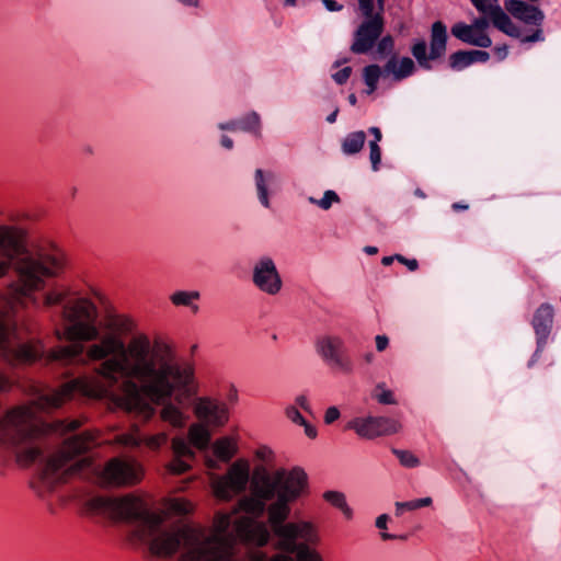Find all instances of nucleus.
<instances>
[{
  "label": "nucleus",
  "instance_id": "nucleus-1",
  "mask_svg": "<svg viewBox=\"0 0 561 561\" xmlns=\"http://www.w3.org/2000/svg\"><path fill=\"white\" fill-rule=\"evenodd\" d=\"M43 305H61L54 334L58 340L91 342L87 357L102 360L96 376H85L60 388L38 393L28 404L13 407L0 415V458L14 456L21 466L33 463L41 455L36 439L48 432L67 433L79 421L45 424L41 412L69 401L76 392L107 399L117 408L150 420L159 405V419L174 428L185 426L184 407L199 391L195 368L175 357L172 346L161 337L137 330L136 321L124 313L108 314L101 335L99 310L85 296H76L64 284H55L43 294Z\"/></svg>",
  "mask_w": 561,
  "mask_h": 561
},
{
  "label": "nucleus",
  "instance_id": "nucleus-2",
  "mask_svg": "<svg viewBox=\"0 0 561 561\" xmlns=\"http://www.w3.org/2000/svg\"><path fill=\"white\" fill-rule=\"evenodd\" d=\"M92 511L115 520L131 523L130 538L147 546L150 553L170 558L180 553V561H243L245 541L238 526L253 514H264L265 504L257 497L255 482L250 495L242 496L230 512H218L208 528L164 525L162 513L149 508L145 500L128 494L119 499L94 497Z\"/></svg>",
  "mask_w": 561,
  "mask_h": 561
},
{
  "label": "nucleus",
  "instance_id": "nucleus-3",
  "mask_svg": "<svg viewBox=\"0 0 561 561\" xmlns=\"http://www.w3.org/2000/svg\"><path fill=\"white\" fill-rule=\"evenodd\" d=\"M307 488V474L299 468L277 469L255 481V492L265 504L263 514H253L238 526L245 541L243 561H323L311 548L317 542L314 526L307 520L286 522L290 503Z\"/></svg>",
  "mask_w": 561,
  "mask_h": 561
},
{
  "label": "nucleus",
  "instance_id": "nucleus-4",
  "mask_svg": "<svg viewBox=\"0 0 561 561\" xmlns=\"http://www.w3.org/2000/svg\"><path fill=\"white\" fill-rule=\"evenodd\" d=\"M66 265L61 253L35 255L28 245L27 229L18 224H0V279L13 271L20 279L19 296L37 306L34 291L45 286V277L59 275Z\"/></svg>",
  "mask_w": 561,
  "mask_h": 561
},
{
  "label": "nucleus",
  "instance_id": "nucleus-5",
  "mask_svg": "<svg viewBox=\"0 0 561 561\" xmlns=\"http://www.w3.org/2000/svg\"><path fill=\"white\" fill-rule=\"evenodd\" d=\"M11 307L0 310V358L10 365L32 364L41 358L46 362H70L82 353L80 345H62L46 350L41 339L22 342L20 329Z\"/></svg>",
  "mask_w": 561,
  "mask_h": 561
},
{
  "label": "nucleus",
  "instance_id": "nucleus-6",
  "mask_svg": "<svg viewBox=\"0 0 561 561\" xmlns=\"http://www.w3.org/2000/svg\"><path fill=\"white\" fill-rule=\"evenodd\" d=\"M96 444L94 435L84 432L80 435L68 438L62 447L53 455L42 470L38 481V493L44 496L51 492L55 486L66 481V479L85 465L84 459H76Z\"/></svg>",
  "mask_w": 561,
  "mask_h": 561
},
{
  "label": "nucleus",
  "instance_id": "nucleus-7",
  "mask_svg": "<svg viewBox=\"0 0 561 561\" xmlns=\"http://www.w3.org/2000/svg\"><path fill=\"white\" fill-rule=\"evenodd\" d=\"M385 3L386 0H357V11L363 21L354 34L351 46L353 53H367L381 35L385 26Z\"/></svg>",
  "mask_w": 561,
  "mask_h": 561
},
{
  "label": "nucleus",
  "instance_id": "nucleus-8",
  "mask_svg": "<svg viewBox=\"0 0 561 561\" xmlns=\"http://www.w3.org/2000/svg\"><path fill=\"white\" fill-rule=\"evenodd\" d=\"M314 351L319 358L332 370L351 375L354 363L347 354L344 339L334 333H324L314 341Z\"/></svg>",
  "mask_w": 561,
  "mask_h": 561
},
{
  "label": "nucleus",
  "instance_id": "nucleus-9",
  "mask_svg": "<svg viewBox=\"0 0 561 561\" xmlns=\"http://www.w3.org/2000/svg\"><path fill=\"white\" fill-rule=\"evenodd\" d=\"M144 474L139 461L119 457L106 461L98 472L100 482L107 486H133L142 480Z\"/></svg>",
  "mask_w": 561,
  "mask_h": 561
},
{
  "label": "nucleus",
  "instance_id": "nucleus-10",
  "mask_svg": "<svg viewBox=\"0 0 561 561\" xmlns=\"http://www.w3.org/2000/svg\"><path fill=\"white\" fill-rule=\"evenodd\" d=\"M249 482V466L244 461H236L226 474L213 476L210 485L214 495L221 501H229L242 493Z\"/></svg>",
  "mask_w": 561,
  "mask_h": 561
},
{
  "label": "nucleus",
  "instance_id": "nucleus-11",
  "mask_svg": "<svg viewBox=\"0 0 561 561\" xmlns=\"http://www.w3.org/2000/svg\"><path fill=\"white\" fill-rule=\"evenodd\" d=\"M401 423L387 416H357L351 420L346 428L352 430L364 439H374L380 436L393 435L401 431Z\"/></svg>",
  "mask_w": 561,
  "mask_h": 561
},
{
  "label": "nucleus",
  "instance_id": "nucleus-12",
  "mask_svg": "<svg viewBox=\"0 0 561 561\" xmlns=\"http://www.w3.org/2000/svg\"><path fill=\"white\" fill-rule=\"evenodd\" d=\"M251 279L255 288L267 296H277L283 289V279L276 263L267 255L254 262Z\"/></svg>",
  "mask_w": 561,
  "mask_h": 561
},
{
  "label": "nucleus",
  "instance_id": "nucleus-13",
  "mask_svg": "<svg viewBox=\"0 0 561 561\" xmlns=\"http://www.w3.org/2000/svg\"><path fill=\"white\" fill-rule=\"evenodd\" d=\"M193 412L196 419L213 430L224 427L229 421V408L226 402L213 397H199L194 400Z\"/></svg>",
  "mask_w": 561,
  "mask_h": 561
},
{
  "label": "nucleus",
  "instance_id": "nucleus-14",
  "mask_svg": "<svg viewBox=\"0 0 561 561\" xmlns=\"http://www.w3.org/2000/svg\"><path fill=\"white\" fill-rule=\"evenodd\" d=\"M488 27V20L480 18L474 20L471 24L456 23L451 27V34L466 44L488 48L492 45V39L486 33Z\"/></svg>",
  "mask_w": 561,
  "mask_h": 561
},
{
  "label": "nucleus",
  "instance_id": "nucleus-15",
  "mask_svg": "<svg viewBox=\"0 0 561 561\" xmlns=\"http://www.w3.org/2000/svg\"><path fill=\"white\" fill-rule=\"evenodd\" d=\"M168 442V434L159 432L156 434L144 435L138 425H133L130 431L115 436L114 443L127 447L146 446L150 450L160 449Z\"/></svg>",
  "mask_w": 561,
  "mask_h": 561
},
{
  "label": "nucleus",
  "instance_id": "nucleus-16",
  "mask_svg": "<svg viewBox=\"0 0 561 561\" xmlns=\"http://www.w3.org/2000/svg\"><path fill=\"white\" fill-rule=\"evenodd\" d=\"M505 8L514 18L529 25L540 26L545 19L540 9L522 0H508Z\"/></svg>",
  "mask_w": 561,
  "mask_h": 561
},
{
  "label": "nucleus",
  "instance_id": "nucleus-17",
  "mask_svg": "<svg viewBox=\"0 0 561 561\" xmlns=\"http://www.w3.org/2000/svg\"><path fill=\"white\" fill-rule=\"evenodd\" d=\"M553 318V309L550 305H541L534 317V329L538 335V344H542L547 337Z\"/></svg>",
  "mask_w": 561,
  "mask_h": 561
},
{
  "label": "nucleus",
  "instance_id": "nucleus-18",
  "mask_svg": "<svg viewBox=\"0 0 561 561\" xmlns=\"http://www.w3.org/2000/svg\"><path fill=\"white\" fill-rule=\"evenodd\" d=\"M385 71L390 73L396 81H401L415 71V64L410 57H392L387 61Z\"/></svg>",
  "mask_w": 561,
  "mask_h": 561
},
{
  "label": "nucleus",
  "instance_id": "nucleus-19",
  "mask_svg": "<svg viewBox=\"0 0 561 561\" xmlns=\"http://www.w3.org/2000/svg\"><path fill=\"white\" fill-rule=\"evenodd\" d=\"M447 30L446 26L437 21L432 25L431 43H430V58L437 59L446 51Z\"/></svg>",
  "mask_w": 561,
  "mask_h": 561
},
{
  "label": "nucleus",
  "instance_id": "nucleus-20",
  "mask_svg": "<svg viewBox=\"0 0 561 561\" xmlns=\"http://www.w3.org/2000/svg\"><path fill=\"white\" fill-rule=\"evenodd\" d=\"M254 181L261 204L268 208L271 205L268 199V187L273 185L275 174L272 172L265 173L263 170L257 169L254 174Z\"/></svg>",
  "mask_w": 561,
  "mask_h": 561
},
{
  "label": "nucleus",
  "instance_id": "nucleus-21",
  "mask_svg": "<svg viewBox=\"0 0 561 561\" xmlns=\"http://www.w3.org/2000/svg\"><path fill=\"white\" fill-rule=\"evenodd\" d=\"M211 431L214 430L199 421L192 424L188 428L190 443L198 449L206 448L211 438Z\"/></svg>",
  "mask_w": 561,
  "mask_h": 561
},
{
  "label": "nucleus",
  "instance_id": "nucleus-22",
  "mask_svg": "<svg viewBox=\"0 0 561 561\" xmlns=\"http://www.w3.org/2000/svg\"><path fill=\"white\" fill-rule=\"evenodd\" d=\"M214 455L222 461H229L237 453V440L225 436L213 444Z\"/></svg>",
  "mask_w": 561,
  "mask_h": 561
},
{
  "label": "nucleus",
  "instance_id": "nucleus-23",
  "mask_svg": "<svg viewBox=\"0 0 561 561\" xmlns=\"http://www.w3.org/2000/svg\"><path fill=\"white\" fill-rule=\"evenodd\" d=\"M201 298L197 290H178L170 296L171 302L176 307H187L193 312L198 311L196 301Z\"/></svg>",
  "mask_w": 561,
  "mask_h": 561
},
{
  "label": "nucleus",
  "instance_id": "nucleus-24",
  "mask_svg": "<svg viewBox=\"0 0 561 561\" xmlns=\"http://www.w3.org/2000/svg\"><path fill=\"white\" fill-rule=\"evenodd\" d=\"M495 27L512 37H519V28L511 21L510 16L500 8L489 16Z\"/></svg>",
  "mask_w": 561,
  "mask_h": 561
},
{
  "label": "nucleus",
  "instance_id": "nucleus-25",
  "mask_svg": "<svg viewBox=\"0 0 561 561\" xmlns=\"http://www.w3.org/2000/svg\"><path fill=\"white\" fill-rule=\"evenodd\" d=\"M323 499L329 504L340 510L347 519L353 517V510L348 506L346 497L342 492L327 491L323 493Z\"/></svg>",
  "mask_w": 561,
  "mask_h": 561
},
{
  "label": "nucleus",
  "instance_id": "nucleus-26",
  "mask_svg": "<svg viewBox=\"0 0 561 561\" xmlns=\"http://www.w3.org/2000/svg\"><path fill=\"white\" fill-rule=\"evenodd\" d=\"M366 140V135L364 131H354L348 134L343 142L342 150L345 154H355L362 150Z\"/></svg>",
  "mask_w": 561,
  "mask_h": 561
},
{
  "label": "nucleus",
  "instance_id": "nucleus-27",
  "mask_svg": "<svg viewBox=\"0 0 561 561\" xmlns=\"http://www.w3.org/2000/svg\"><path fill=\"white\" fill-rule=\"evenodd\" d=\"M382 70L378 65H369L363 69V79L366 84V94H373L378 87Z\"/></svg>",
  "mask_w": 561,
  "mask_h": 561
},
{
  "label": "nucleus",
  "instance_id": "nucleus-28",
  "mask_svg": "<svg viewBox=\"0 0 561 561\" xmlns=\"http://www.w3.org/2000/svg\"><path fill=\"white\" fill-rule=\"evenodd\" d=\"M167 510L174 515H186L193 512L194 505L186 499L173 497L165 503Z\"/></svg>",
  "mask_w": 561,
  "mask_h": 561
},
{
  "label": "nucleus",
  "instance_id": "nucleus-29",
  "mask_svg": "<svg viewBox=\"0 0 561 561\" xmlns=\"http://www.w3.org/2000/svg\"><path fill=\"white\" fill-rule=\"evenodd\" d=\"M432 502L433 501L430 496L407 502H396V515L401 516L404 512L427 507L432 504Z\"/></svg>",
  "mask_w": 561,
  "mask_h": 561
},
{
  "label": "nucleus",
  "instance_id": "nucleus-30",
  "mask_svg": "<svg viewBox=\"0 0 561 561\" xmlns=\"http://www.w3.org/2000/svg\"><path fill=\"white\" fill-rule=\"evenodd\" d=\"M427 47L424 41H416L412 48L411 53L419 62V65L425 69H430V54H426Z\"/></svg>",
  "mask_w": 561,
  "mask_h": 561
},
{
  "label": "nucleus",
  "instance_id": "nucleus-31",
  "mask_svg": "<svg viewBox=\"0 0 561 561\" xmlns=\"http://www.w3.org/2000/svg\"><path fill=\"white\" fill-rule=\"evenodd\" d=\"M308 201L310 204L317 205L323 210H328L333 204L340 203V197L334 191L328 190L321 198L309 197Z\"/></svg>",
  "mask_w": 561,
  "mask_h": 561
},
{
  "label": "nucleus",
  "instance_id": "nucleus-32",
  "mask_svg": "<svg viewBox=\"0 0 561 561\" xmlns=\"http://www.w3.org/2000/svg\"><path fill=\"white\" fill-rule=\"evenodd\" d=\"M172 450L173 455L178 457H184L188 459L194 458V451L191 448L190 444L181 437H175L172 439Z\"/></svg>",
  "mask_w": 561,
  "mask_h": 561
},
{
  "label": "nucleus",
  "instance_id": "nucleus-33",
  "mask_svg": "<svg viewBox=\"0 0 561 561\" xmlns=\"http://www.w3.org/2000/svg\"><path fill=\"white\" fill-rule=\"evenodd\" d=\"M472 3L486 20L501 8L499 0H472Z\"/></svg>",
  "mask_w": 561,
  "mask_h": 561
},
{
  "label": "nucleus",
  "instance_id": "nucleus-34",
  "mask_svg": "<svg viewBox=\"0 0 561 561\" xmlns=\"http://www.w3.org/2000/svg\"><path fill=\"white\" fill-rule=\"evenodd\" d=\"M449 64L453 69L461 70L472 65V58L469 51H457L450 56Z\"/></svg>",
  "mask_w": 561,
  "mask_h": 561
},
{
  "label": "nucleus",
  "instance_id": "nucleus-35",
  "mask_svg": "<svg viewBox=\"0 0 561 561\" xmlns=\"http://www.w3.org/2000/svg\"><path fill=\"white\" fill-rule=\"evenodd\" d=\"M374 398L381 404H396L393 392L386 388L385 383L376 386L374 391Z\"/></svg>",
  "mask_w": 561,
  "mask_h": 561
},
{
  "label": "nucleus",
  "instance_id": "nucleus-36",
  "mask_svg": "<svg viewBox=\"0 0 561 561\" xmlns=\"http://www.w3.org/2000/svg\"><path fill=\"white\" fill-rule=\"evenodd\" d=\"M192 459L174 456L168 465V470L174 474H181L186 472L191 468Z\"/></svg>",
  "mask_w": 561,
  "mask_h": 561
},
{
  "label": "nucleus",
  "instance_id": "nucleus-37",
  "mask_svg": "<svg viewBox=\"0 0 561 561\" xmlns=\"http://www.w3.org/2000/svg\"><path fill=\"white\" fill-rule=\"evenodd\" d=\"M393 454L397 456L400 463L407 468H415L420 465L419 458L409 450L394 449Z\"/></svg>",
  "mask_w": 561,
  "mask_h": 561
},
{
  "label": "nucleus",
  "instance_id": "nucleus-38",
  "mask_svg": "<svg viewBox=\"0 0 561 561\" xmlns=\"http://www.w3.org/2000/svg\"><path fill=\"white\" fill-rule=\"evenodd\" d=\"M240 125L242 130L257 131L260 129V117L256 113H251L243 121H240Z\"/></svg>",
  "mask_w": 561,
  "mask_h": 561
},
{
  "label": "nucleus",
  "instance_id": "nucleus-39",
  "mask_svg": "<svg viewBox=\"0 0 561 561\" xmlns=\"http://www.w3.org/2000/svg\"><path fill=\"white\" fill-rule=\"evenodd\" d=\"M369 159L371 162V167L374 171H377L379 169V164L381 161V150L378 144L376 141L369 142Z\"/></svg>",
  "mask_w": 561,
  "mask_h": 561
},
{
  "label": "nucleus",
  "instance_id": "nucleus-40",
  "mask_svg": "<svg viewBox=\"0 0 561 561\" xmlns=\"http://www.w3.org/2000/svg\"><path fill=\"white\" fill-rule=\"evenodd\" d=\"M285 414L288 420H290L295 424H305V417L299 412L298 408L296 405H288L285 409Z\"/></svg>",
  "mask_w": 561,
  "mask_h": 561
},
{
  "label": "nucleus",
  "instance_id": "nucleus-41",
  "mask_svg": "<svg viewBox=\"0 0 561 561\" xmlns=\"http://www.w3.org/2000/svg\"><path fill=\"white\" fill-rule=\"evenodd\" d=\"M394 47L393 38L390 35L383 36L378 43V51L380 54L391 53Z\"/></svg>",
  "mask_w": 561,
  "mask_h": 561
},
{
  "label": "nucleus",
  "instance_id": "nucleus-42",
  "mask_svg": "<svg viewBox=\"0 0 561 561\" xmlns=\"http://www.w3.org/2000/svg\"><path fill=\"white\" fill-rule=\"evenodd\" d=\"M340 416V410L336 407H330L324 412L323 421L325 424L330 425L339 420Z\"/></svg>",
  "mask_w": 561,
  "mask_h": 561
},
{
  "label": "nucleus",
  "instance_id": "nucleus-43",
  "mask_svg": "<svg viewBox=\"0 0 561 561\" xmlns=\"http://www.w3.org/2000/svg\"><path fill=\"white\" fill-rule=\"evenodd\" d=\"M351 73H352V68L351 67H344L343 69H341L337 72L333 73L332 78L334 79V81L336 83L343 84V83H345L348 80Z\"/></svg>",
  "mask_w": 561,
  "mask_h": 561
},
{
  "label": "nucleus",
  "instance_id": "nucleus-44",
  "mask_svg": "<svg viewBox=\"0 0 561 561\" xmlns=\"http://www.w3.org/2000/svg\"><path fill=\"white\" fill-rule=\"evenodd\" d=\"M255 456L263 462H270L273 459V450L266 446L256 449Z\"/></svg>",
  "mask_w": 561,
  "mask_h": 561
},
{
  "label": "nucleus",
  "instance_id": "nucleus-45",
  "mask_svg": "<svg viewBox=\"0 0 561 561\" xmlns=\"http://www.w3.org/2000/svg\"><path fill=\"white\" fill-rule=\"evenodd\" d=\"M469 54L472 58V64L478 61L484 62L490 58L489 53L484 50H470Z\"/></svg>",
  "mask_w": 561,
  "mask_h": 561
},
{
  "label": "nucleus",
  "instance_id": "nucleus-46",
  "mask_svg": "<svg viewBox=\"0 0 561 561\" xmlns=\"http://www.w3.org/2000/svg\"><path fill=\"white\" fill-rule=\"evenodd\" d=\"M376 348L378 352H383L389 345V339L386 335H377L375 337Z\"/></svg>",
  "mask_w": 561,
  "mask_h": 561
},
{
  "label": "nucleus",
  "instance_id": "nucleus-47",
  "mask_svg": "<svg viewBox=\"0 0 561 561\" xmlns=\"http://www.w3.org/2000/svg\"><path fill=\"white\" fill-rule=\"evenodd\" d=\"M294 405H296L297 408L299 407L307 412H310V410H311L309 400L305 394H300V396L296 397Z\"/></svg>",
  "mask_w": 561,
  "mask_h": 561
},
{
  "label": "nucleus",
  "instance_id": "nucleus-48",
  "mask_svg": "<svg viewBox=\"0 0 561 561\" xmlns=\"http://www.w3.org/2000/svg\"><path fill=\"white\" fill-rule=\"evenodd\" d=\"M325 9L331 12H337L343 9V5L336 0H321Z\"/></svg>",
  "mask_w": 561,
  "mask_h": 561
},
{
  "label": "nucleus",
  "instance_id": "nucleus-49",
  "mask_svg": "<svg viewBox=\"0 0 561 561\" xmlns=\"http://www.w3.org/2000/svg\"><path fill=\"white\" fill-rule=\"evenodd\" d=\"M543 39L542 31L540 28H537L531 35H527L523 37V42L527 43H534V42H540Z\"/></svg>",
  "mask_w": 561,
  "mask_h": 561
},
{
  "label": "nucleus",
  "instance_id": "nucleus-50",
  "mask_svg": "<svg viewBox=\"0 0 561 561\" xmlns=\"http://www.w3.org/2000/svg\"><path fill=\"white\" fill-rule=\"evenodd\" d=\"M11 388V381L8 376L0 371V392H5Z\"/></svg>",
  "mask_w": 561,
  "mask_h": 561
},
{
  "label": "nucleus",
  "instance_id": "nucleus-51",
  "mask_svg": "<svg viewBox=\"0 0 561 561\" xmlns=\"http://www.w3.org/2000/svg\"><path fill=\"white\" fill-rule=\"evenodd\" d=\"M300 426H304L305 428V434L309 437V438H316L317 437V428L309 424L306 420H305V424H300Z\"/></svg>",
  "mask_w": 561,
  "mask_h": 561
},
{
  "label": "nucleus",
  "instance_id": "nucleus-52",
  "mask_svg": "<svg viewBox=\"0 0 561 561\" xmlns=\"http://www.w3.org/2000/svg\"><path fill=\"white\" fill-rule=\"evenodd\" d=\"M396 259L398 261L402 262L403 264H405L410 271H415L417 268V261L414 260V259L413 260H408V259H404L401 255H396Z\"/></svg>",
  "mask_w": 561,
  "mask_h": 561
},
{
  "label": "nucleus",
  "instance_id": "nucleus-53",
  "mask_svg": "<svg viewBox=\"0 0 561 561\" xmlns=\"http://www.w3.org/2000/svg\"><path fill=\"white\" fill-rule=\"evenodd\" d=\"M220 129H229V130H237L241 129L240 121H233L226 124H219Z\"/></svg>",
  "mask_w": 561,
  "mask_h": 561
},
{
  "label": "nucleus",
  "instance_id": "nucleus-54",
  "mask_svg": "<svg viewBox=\"0 0 561 561\" xmlns=\"http://www.w3.org/2000/svg\"><path fill=\"white\" fill-rule=\"evenodd\" d=\"M388 518L389 517L386 514L379 515L376 519V527L379 529L387 528Z\"/></svg>",
  "mask_w": 561,
  "mask_h": 561
},
{
  "label": "nucleus",
  "instance_id": "nucleus-55",
  "mask_svg": "<svg viewBox=\"0 0 561 561\" xmlns=\"http://www.w3.org/2000/svg\"><path fill=\"white\" fill-rule=\"evenodd\" d=\"M495 55L500 60H503L507 56V47L500 46L494 49Z\"/></svg>",
  "mask_w": 561,
  "mask_h": 561
},
{
  "label": "nucleus",
  "instance_id": "nucleus-56",
  "mask_svg": "<svg viewBox=\"0 0 561 561\" xmlns=\"http://www.w3.org/2000/svg\"><path fill=\"white\" fill-rule=\"evenodd\" d=\"M370 134L374 135V140L376 144H378L381 140V131L378 127H370L369 128Z\"/></svg>",
  "mask_w": 561,
  "mask_h": 561
},
{
  "label": "nucleus",
  "instance_id": "nucleus-57",
  "mask_svg": "<svg viewBox=\"0 0 561 561\" xmlns=\"http://www.w3.org/2000/svg\"><path fill=\"white\" fill-rule=\"evenodd\" d=\"M221 145L222 147H225L226 149H231L233 147V141L231 138H229L228 136H222L221 137Z\"/></svg>",
  "mask_w": 561,
  "mask_h": 561
},
{
  "label": "nucleus",
  "instance_id": "nucleus-58",
  "mask_svg": "<svg viewBox=\"0 0 561 561\" xmlns=\"http://www.w3.org/2000/svg\"><path fill=\"white\" fill-rule=\"evenodd\" d=\"M182 4L188 5V7H197L198 0H179Z\"/></svg>",
  "mask_w": 561,
  "mask_h": 561
},
{
  "label": "nucleus",
  "instance_id": "nucleus-59",
  "mask_svg": "<svg viewBox=\"0 0 561 561\" xmlns=\"http://www.w3.org/2000/svg\"><path fill=\"white\" fill-rule=\"evenodd\" d=\"M336 116H337V110H335L333 113H331L328 117H327V121L332 124L336 121Z\"/></svg>",
  "mask_w": 561,
  "mask_h": 561
},
{
  "label": "nucleus",
  "instance_id": "nucleus-60",
  "mask_svg": "<svg viewBox=\"0 0 561 561\" xmlns=\"http://www.w3.org/2000/svg\"><path fill=\"white\" fill-rule=\"evenodd\" d=\"M453 208L455 210H465V209H468V205H462L460 203H455V204H453Z\"/></svg>",
  "mask_w": 561,
  "mask_h": 561
},
{
  "label": "nucleus",
  "instance_id": "nucleus-61",
  "mask_svg": "<svg viewBox=\"0 0 561 561\" xmlns=\"http://www.w3.org/2000/svg\"><path fill=\"white\" fill-rule=\"evenodd\" d=\"M374 358H375V356H374V354H373V353H366V354L364 355V360H365L367 364L373 363Z\"/></svg>",
  "mask_w": 561,
  "mask_h": 561
},
{
  "label": "nucleus",
  "instance_id": "nucleus-62",
  "mask_svg": "<svg viewBox=\"0 0 561 561\" xmlns=\"http://www.w3.org/2000/svg\"><path fill=\"white\" fill-rule=\"evenodd\" d=\"M365 252H366L367 254H370V255H371V254H376V253H377V248H375V247H366V248H365Z\"/></svg>",
  "mask_w": 561,
  "mask_h": 561
},
{
  "label": "nucleus",
  "instance_id": "nucleus-63",
  "mask_svg": "<svg viewBox=\"0 0 561 561\" xmlns=\"http://www.w3.org/2000/svg\"><path fill=\"white\" fill-rule=\"evenodd\" d=\"M393 259H394V257H392V256H385V257L382 259V264H383V265H390V264L392 263Z\"/></svg>",
  "mask_w": 561,
  "mask_h": 561
},
{
  "label": "nucleus",
  "instance_id": "nucleus-64",
  "mask_svg": "<svg viewBox=\"0 0 561 561\" xmlns=\"http://www.w3.org/2000/svg\"><path fill=\"white\" fill-rule=\"evenodd\" d=\"M381 538H382L383 540H390V539H393V538H394V536H393V535H391V534H388V533H382V534H381Z\"/></svg>",
  "mask_w": 561,
  "mask_h": 561
}]
</instances>
